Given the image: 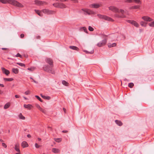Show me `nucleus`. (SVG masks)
Masks as SVG:
<instances>
[{
	"instance_id": "f257e3e1",
	"label": "nucleus",
	"mask_w": 154,
	"mask_h": 154,
	"mask_svg": "<svg viewBox=\"0 0 154 154\" xmlns=\"http://www.w3.org/2000/svg\"><path fill=\"white\" fill-rule=\"evenodd\" d=\"M0 2L3 4H6L8 3L10 4L18 7H23V5L15 0H0Z\"/></svg>"
},
{
	"instance_id": "f03ea898",
	"label": "nucleus",
	"mask_w": 154,
	"mask_h": 154,
	"mask_svg": "<svg viewBox=\"0 0 154 154\" xmlns=\"http://www.w3.org/2000/svg\"><path fill=\"white\" fill-rule=\"evenodd\" d=\"M53 66L50 65L49 66L48 65H45L43 67V69L45 71L54 74L55 73V72L53 69Z\"/></svg>"
},
{
	"instance_id": "7ed1b4c3",
	"label": "nucleus",
	"mask_w": 154,
	"mask_h": 154,
	"mask_svg": "<svg viewBox=\"0 0 154 154\" xmlns=\"http://www.w3.org/2000/svg\"><path fill=\"white\" fill-rule=\"evenodd\" d=\"M97 16L100 18L106 20L112 21H113V20L112 18L106 15L98 14Z\"/></svg>"
},
{
	"instance_id": "20e7f679",
	"label": "nucleus",
	"mask_w": 154,
	"mask_h": 154,
	"mask_svg": "<svg viewBox=\"0 0 154 154\" xmlns=\"http://www.w3.org/2000/svg\"><path fill=\"white\" fill-rule=\"evenodd\" d=\"M42 11L44 14L47 15L53 14L55 13V12L54 11L46 9H42Z\"/></svg>"
},
{
	"instance_id": "39448f33",
	"label": "nucleus",
	"mask_w": 154,
	"mask_h": 154,
	"mask_svg": "<svg viewBox=\"0 0 154 154\" xmlns=\"http://www.w3.org/2000/svg\"><path fill=\"white\" fill-rule=\"evenodd\" d=\"M107 40L106 39H105L102 41L98 43L97 44V46L100 47L103 46L105 45L106 43Z\"/></svg>"
},
{
	"instance_id": "423d86ee",
	"label": "nucleus",
	"mask_w": 154,
	"mask_h": 154,
	"mask_svg": "<svg viewBox=\"0 0 154 154\" xmlns=\"http://www.w3.org/2000/svg\"><path fill=\"white\" fill-rule=\"evenodd\" d=\"M45 61L46 62L48 63L50 66H54L53 61L51 59L47 57L45 58Z\"/></svg>"
},
{
	"instance_id": "0eeeda50",
	"label": "nucleus",
	"mask_w": 154,
	"mask_h": 154,
	"mask_svg": "<svg viewBox=\"0 0 154 154\" xmlns=\"http://www.w3.org/2000/svg\"><path fill=\"white\" fill-rule=\"evenodd\" d=\"M109 9L114 12H119V9L114 6H111L109 7Z\"/></svg>"
},
{
	"instance_id": "6e6552de",
	"label": "nucleus",
	"mask_w": 154,
	"mask_h": 154,
	"mask_svg": "<svg viewBox=\"0 0 154 154\" xmlns=\"http://www.w3.org/2000/svg\"><path fill=\"white\" fill-rule=\"evenodd\" d=\"M84 13L85 15L90 14L92 12V11L89 9L85 8H82L81 10Z\"/></svg>"
},
{
	"instance_id": "1a4fd4ad",
	"label": "nucleus",
	"mask_w": 154,
	"mask_h": 154,
	"mask_svg": "<svg viewBox=\"0 0 154 154\" xmlns=\"http://www.w3.org/2000/svg\"><path fill=\"white\" fill-rule=\"evenodd\" d=\"M35 4L38 5H42L44 3H46L44 2H42L40 1L36 0L35 1Z\"/></svg>"
},
{
	"instance_id": "9d476101",
	"label": "nucleus",
	"mask_w": 154,
	"mask_h": 154,
	"mask_svg": "<svg viewBox=\"0 0 154 154\" xmlns=\"http://www.w3.org/2000/svg\"><path fill=\"white\" fill-rule=\"evenodd\" d=\"M142 19L146 21H152L153 19L147 16H143L142 17Z\"/></svg>"
},
{
	"instance_id": "9b49d317",
	"label": "nucleus",
	"mask_w": 154,
	"mask_h": 154,
	"mask_svg": "<svg viewBox=\"0 0 154 154\" xmlns=\"http://www.w3.org/2000/svg\"><path fill=\"white\" fill-rule=\"evenodd\" d=\"M1 69L3 72L7 75H8L10 74V72L7 69H6L4 67H2Z\"/></svg>"
},
{
	"instance_id": "f8f14e48",
	"label": "nucleus",
	"mask_w": 154,
	"mask_h": 154,
	"mask_svg": "<svg viewBox=\"0 0 154 154\" xmlns=\"http://www.w3.org/2000/svg\"><path fill=\"white\" fill-rule=\"evenodd\" d=\"M100 6L98 4H93L90 5V7L92 8H98Z\"/></svg>"
},
{
	"instance_id": "ddd939ff",
	"label": "nucleus",
	"mask_w": 154,
	"mask_h": 154,
	"mask_svg": "<svg viewBox=\"0 0 154 154\" xmlns=\"http://www.w3.org/2000/svg\"><path fill=\"white\" fill-rule=\"evenodd\" d=\"M14 149L16 151L18 152H20V150L19 149V143H17L15 145Z\"/></svg>"
},
{
	"instance_id": "4468645a",
	"label": "nucleus",
	"mask_w": 154,
	"mask_h": 154,
	"mask_svg": "<svg viewBox=\"0 0 154 154\" xmlns=\"http://www.w3.org/2000/svg\"><path fill=\"white\" fill-rule=\"evenodd\" d=\"M35 12L40 16L42 17L43 16V14L42 13V12L41 11L39 10H35Z\"/></svg>"
},
{
	"instance_id": "2eb2a0df",
	"label": "nucleus",
	"mask_w": 154,
	"mask_h": 154,
	"mask_svg": "<svg viewBox=\"0 0 154 154\" xmlns=\"http://www.w3.org/2000/svg\"><path fill=\"white\" fill-rule=\"evenodd\" d=\"M21 146L23 148H25L28 146V144L27 142L24 141L21 143Z\"/></svg>"
},
{
	"instance_id": "dca6fc26",
	"label": "nucleus",
	"mask_w": 154,
	"mask_h": 154,
	"mask_svg": "<svg viewBox=\"0 0 154 154\" xmlns=\"http://www.w3.org/2000/svg\"><path fill=\"white\" fill-rule=\"evenodd\" d=\"M24 107L25 108L27 109H28L30 110L31 108L32 107V106L30 104H28L27 105L24 104Z\"/></svg>"
},
{
	"instance_id": "f3484780",
	"label": "nucleus",
	"mask_w": 154,
	"mask_h": 154,
	"mask_svg": "<svg viewBox=\"0 0 154 154\" xmlns=\"http://www.w3.org/2000/svg\"><path fill=\"white\" fill-rule=\"evenodd\" d=\"M59 8H66V6L64 5V4L62 3H59Z\"/></svg>"
},
{
	"instance_id": "a211bd4d",
	"label": "nucleus",
	"mask_w": 154,
	"mask_h": 154,
	"mask_svg": "<svg viewBox=\"0 0 154 154\" xmlns=\"http://www.w3.org/2000/svg\"><path fill=\"white\" fill-rule=\"evenodd\" d=\"M69 48L71 49L77 51H78L79 49L78 47L74 46H70L69 47Z\"/></svg>"
},
{
	"instance_id": "6ab92c4d",
	"label": "nucleus",
	"mask_w": 154,
	"mask_h": 154,
	"mask_svg": "<svg viewBox=\"0 0 154 154\" xmlns=\"http://www.w3.org/2000/svg\"><path fill=\"white\" fill-rule=\"evenodd\" d=\"M140 8V6L139 5H135L129 8L130 9H139Z\"/></svg>"
},
{
	"instance_id": "aec40b11",
	"label": "nucleus",
	"mask_w": 154,
	"mask_h": 154,
	"mask_svg": "<svg viewBox=\"0 0 154 154\" xmlns=\"http://www.w3.org/2000/svg\"><path fill=\"white\" fill-rule=\"evenodd\" d=\"M131 24L134 26L136 27H138L139 26V24L137 23L136 22L132 20L131 22Z\"/></svg>"
},
{
	"instance_id": "412c9836",
	"label": "nucleus",
	"mask_w": 154,
	"mask_h": 154,
	"mask_svg": "<svg viewBox=\"0 0 154 154\" xmlns=\"http://www.w3.org/2000/svg\"><path fill=\"white\" fill-rule=\"evenodd\" d=\"M52 151L54 153H58L60 152L59 149L56 148H53Z\"/></svg>"
},
{
	"instance_id": "4be33fe9",
	"label": "nucleus",
	"mask_w": 154,
	"mask_h": 154,
	"mask_svg": "<svg viewBox=\"0 0 154 154\" xmlns=\"http://www.w3.org/2000/svg\"><path fill=\"white\" fill-rule=\"evenodd\" d=\"M12 71L15 74H17L19 72V70L17 68H13L12 69Z\"/></svg>"
},
{
	"instance_id": "5701e85b",
	"label": "nucleus",
	"mask_w": 154,
	"mask_h": 154,
	"mask_svg": "<svg viewBox=\"0 0 154 154\" xmlns=\"http://www.w3.org/2000/svg\"><path fill=\"white\" fill-rule=\"evenodd\" d=\"M116 16L118 18H125L126 17V16L125 15L123 14H122L121 15H119L116 14Z\"/></svg>"
},
{
	"instance_id": "b1692460",
	"label": "nucleus",
	"mask_w": 154,
	"mask_h": 154,
	"mask_svg": "<svg viewBox=\"0 0 154 154\" xmlns=\"http://www.w3.org/2000/svg\"><path fill=\"white\" fill-rule=\"evenodd\" d=\"M10 104L9 103H6L4 106V109H8L10 106Z\"/></svg>"
},
{
	"instance_id": "393cba45",
	"label": "nucleus",
	"mask_w": 154,
	"mask_h": 154,
	"mask_svg": "<svg viewBox=\"0 0 154 154\" xmlns=\"http://www.w3.org/2000/svg\"><path fill=\"white\" fill-rule=\"evenodd\" d=\"M116 123L119 126H121L122 125V123L120 121L116 120L115 121Z\"/></svg>"
},
{
	"instance_id": "a878e982",
	"label": "nucleus",
	"mask_w": 154,
	"mask_h": 154,
	"mask_svg": "<svg viewBox=\"0 0 154 154\" xmlns=\"http://www.w3.org/2000/svg\"><path fill=\"white\" fill-rule=\"evenodd\" d=\"M18 116L19 118L20 119H22L23 120H24L25 119V117L21 113H20L19 114Z\"/></svg>"
},
{
	"instance_id": "bb28decb",
	"label": "nucleus",
	"mask_w": 154,
	"mask_h": 154,
	"mask_svg": "<svg viewBox=\"0 0 154 154\" xmlns=\"http://www.w3.org/2000/svg\"><path fill=\"white\" fill-rule=\"evenodd\" d=\"M4 80L5 81H11L13 80V79L12 78H4Z\"/></svg>"
},
{
	"instance_id": "cd10ccee",
	"label": "nucleus",
	"mask_w": 154,
	"mask_h": 154,
	"mask_svg": "<svg viewBox=\"0 0 154 154\" xmlns=\"http://www.w3.org/2000/svg\"><path fill=\"white\" fill-rule=\"evenodd\" d=\"M53 5L56 8H59V2L54 3L53 4Z\"/></svg>"
},
{
	"instance_id": "c85d7f7f",
	"label": "nucleus",
	"mask_w": 154,
	"mask_h": 154,
	"mask_svg": "<svg viewBox=\"0 0 154 154\" xmlns=\"http://www.w3.org/2000/svg\"><path fill=\"white\" fill-rule=\"evenodd\" d=\"M116 43H113L109 45H108V47L109 48H111L116 46Z\"/></svg>"
},
{
	"instance_id": "c756f323",
	"label": "nucleus",
	"mask_w": 154,
	"mask_h": 154,
	"mask_svg": "<svg viewBox=\"0 0 154 154\" xmlns=\"http://www.w3.org/2000/svg\"><path fill=\"white\" fill-rule=\"evenodd\" d=\"M141 25L143 26H146V23L144 21H141L140 23Z\"/></svg>"
},
{
	"instance_id": "7c9ffc66",
	"label": "nucleus",
	"mask_w": 154,
	"mask_h": 154,
	"mask_svg": "<svg viewBox=\"0 0 154 154\" xmlns=\"http://www.w3.org/2000/svg\"><path fill=\"white\" fill-rule=\"evenodd\" d=\"M81 29L82 30H83V31L86 33H87L88 32H87V29L86 28V27H82V28H81Z\"/></svg>"
},
{
	"instance_id": "2f4dec72",
	"label": "nucleus",
	"mask_w": 154,
	"mask_h": 154,
	"mask_svg": "<svg viewBox=\"0 0 154 154\" xmlns=\"http://www.w3.org/2000/svg\"><path fill=\"white\" fill-rule=\"evenodd\" d=\"M17 64L21 66L25 67V65L24 64L21 63H17Z\"/></svg>"
},
{
	"instance_id": "473e14b6",
	"label": "nucleus",
	"mask_w": 154,
	"mask_h": 154,
	"mask_svg": "<svg viewBox=\"0 0 154 154\" xmlns=\"http://www.w3.org/2000/svg\"><path fill=\"white\" fill-rule=\"evenodd\" d=\"M134 85V84L132 82L128 84V86L130 88H132Z\"/></svg>"
},
{
	"instance_id": "72a5a7b5",
	"label": "nucleus",
	"mask_w": 154,
	"mask_h": 154,
	"mask_svg": "<svg viewBox=\"0 0 154 154\" xmlns=\"http://www.w3.org/2000/svg\"><path fill=\"white\" fill-rule=\"evenodd\" d=\"M35 97H36L37 99H38L39 101H40L41 102H42L43 101L42 100V99L40 98V97L38 96V95H35Z\"/></svg>"
},
{
	"instance_id": "f704fd0d",
	"label": "nucleus",
	"mask_w": 154,
	"mask_h": 154,
	"mask_svg": "<svg viewBox=\"0 0 154 154\" xmlns=\"http://www.w3.org/2000/svg\"><path fill=\"white\" fill-rule=\"evenodd\" d=\"M149 26L151 27H154V21L150 23H149Z\"/></svg>"
},
{
	"instance_id": "c9c22d12",
	"label": "nucleus",
	"mask_w": 154,
	"mask_h": 154,
	"mask_svg": "<svg viewBox=\"0 0 154 154\" xmlns=\"http://www.w3.org/2000/svg\"><path fill=\"white\" fill-rule=\"evenodd\" d=\"M39 110H40L42 112H43V113H46V111L45 110H44V109H42V108H41L40 106H39Z\"/></svg>"
},
{
	"instance_id": "e433bc0d",
	"label": "nucleus",
	"mask_w": 154,
	"mask_h": 154,
	"mask_svg": "<svg viewBox=\"0 0 154 154\" xmlns=\"http://www.w3.org/2000/svg\"><path fill=\"white\" fill-rule=\"evenodd\" d=\"M55 140L58 142H60L61 141V139L60 138H56Z\"/></svg>"
},
{
	"instance_id": "4c0bfd02",
	"label": "nucleus",
	"mask_w": 154,
	"mask_h": 154,
	"mask_svg": "<svg viewBox=\"0 0 154 154\" xmlns=\"http://www.w3.org/2000/svg\"><path fill=\"white\" fill-rule=\"evenodd\" d=\"M133 1L135 2V3L137 4H140L141 3V2L140 0H133Z\"/></svg>"
},
{
	"instance_id": "58836bf2",
	"label": "nucleus",
	"mask_w": 154,
	"mask_h": 154,
	"mask_svg": "<svg viewBox=\"0 0 154 154\" xmlns=\"http://www.w3.org/2000/svg\"><path fill=\"white\" fill-rule=\"evenodd\" d=\"M62 83L63 85H65L66 86L67 85V84H68V83L64 80H63L62 81Z\"/></svg>"
},
{
	"instance_id": "ea45409f",
	"label": "nucleus",
	"mask_w": 154,
	"mask_h": 154,
	"mask_svg": "<svg viewBox=\"0 0 154 154\" xmlns=\"http://www.w3.org/2000/svg\"><path fill=\"white\" fill-rule=\"evenodd\" d=\"M88 29L89 31H93L94 30V29L90 26H89Z\"/></svg>"
},
{
	"instance_id": "a19ab883",
	"label": "nucleus",
	"mask_w": 154,
	"mask_h": 154,
	"mask_svg": "<svg viewBox=\"0 0 154 154\" xmlns=\"http://www.w3.org/2000/svg\"><path fill=\"white\" fill-rule=\"evenodd\" d=\"M133 2V0H125L124 2L126 3H131Z\"/></svg>"
},
{
	"instance_id": "79ce46f5",
	"label": "nucleus",
	"mask_w": 154,
	"mask_h": 154,
	"mask_svg": "<svg viewBox=\"0 0 154 154\" xmlns=\"http://www.w3.org/2000/svg\"><path fill=\"white\" fill-rule=\"evenodd\" d=\"M25 94L26 95H28L30 94V92L29 91H26L25 92Z\"/></svg>"
},
{
	"instance_id": "37998d69",
	"label": "nucleus",
	"mask_w": 154,
	"mask_h": 154,
	"mask_svg": "<svg viewBox=\"0 0 154 154\" xmlns=\"http://www.w3.org/2000/svg\"><path fill=\"white\" fill-rule=\"evenodd\" d=\"M35 146L36 148H38L40 146L38 145L37 143H35Z\"/></svg>"
},
{
	"instance_id": "c03bdc74",
	"label": "nucleus",
	"mask_w": 154,
	"mask_h": 154,
	"mask_svg": "<svg viewBox=\"0 0 154 154\" xmlns=\"http://www.w3.org/2000/svg\"><path fill=\"white\" fill-rule=\"evenodd\" d=\"M34 69L35 68L34 67H31L30 68H28V69L31 71H33L34 70Z\"/></svg>"
},
{
	"instance_id": "a18cd8bd",
	"label": "nucleus",
	"mask_w": 154,
	"mask_h": 154,
	"mask_svg": "<svg viewBox=\"0 0 154 154\" xmlns=\"http://www.w3.org/2000/svg\"><path fill=\"white\" fill-rule=\"evenodd\" d=\"M16 57H19L20 58L22 57V56L19 53H17L15 56Z\"/></svg>"
},
{
	"instance_id": "49530a36",
	"label": "nucleus",
	"mask_w": 154,
	"mask_h": 154,
	"mask_svg": "<svg viewBox=\"0 0 154 154\" xmlns=\"http://www.w3.org/2000/svg\"><path fill=\"white\" fill-rule=\"evenodd\" d=\"M125 11L124 10L121 9L120 11L119 10V12H121L122 14H123L124 13Z\"/></svg>"
},
{
	"instance_id": "de8ad7c7",
	"label": "nucleus",
	"mask_w": 154,
	"mask_h": 154,
	"mask_svg": "<svg viewBox=\"0 0 154 154\" xmlns=\"http://www.w3.org/2000/svg\"><path fill=\"white\" fill-rule=\"evenodd\" d=\"M51 99V97L49 96H45V99H46V100H50Z\"/></svg>"
},
{
	"instance_id": "09e8293b",
	"label": "nucleus",
	"mask_w": 154,
	"mask_h": 154,
	"mask_svg": "<svg viewBox=\"0 0 154 154\" xmlns=\"http://www.w3.org/2000/svg\"><path fill=\"white\" fill-rule=\"evenodd\" d=\"M94 52V50H92L90 52L87 51L86 53L92 54Z\"/></svg>"
},
{
	"instance_id": "8fccbe9b",
	"label": "nucleus",
	"mask_w": 154,
	"mask_h": 154,
	"mask_svg": "<svg viewBox=\"0 0 154 154\" xmlns=\"http://www.w3.org/2000/svg\"><path fill=\"white\" fill-rule=\"evenodd\" d=\"M2 146L4 147L5 148H6L7 147V146L5 143H2Z\"/></svg>"
},
{
	"instance_id": "3c124183",
	"label": "nucleus",
	"mask_w": 154,
	"mask_h": 154,
	"mask_svg": "<svg viewBox=\"0 0 154 154\" xmlns=\"http://www.w3.org/2000/svg\"><path fill=\"white\" fill-rule=\"evenodd\" d=\"M132 20H127V21L130 23H131V22Z\"/></svg>"
},
{
	"instance_id": "603ef678",
	"label": "nucleus",
	"mask_w": 154,
	"mask_h": 154,
	"mask_svg": "<svg viewBox=\"0 0 154 154\" xmlns=\"http://www.w3.org/2000/svg\"><path fill=\"white\" fill-rule=\"evenodd\" d=\"M20 37H21V38H23V37H24V34H21L20 35Z\"/></svg>"
},
{
	"instance_id": "864d4df0",
	"label": "nucleus",
	"mask_w": 154,
	"mask_h": 154,
	"mask_svg": "<svg viewBox=\"0 0 154 154\" xmlns=\"http://www.w3.org/2000/svg\"><path fill=\"white\" fill-rule=\"evenodd\" d=\"M40 95H41V97L42 98H43L45 99V96L42 95V94H41Z\"/></svg>"
},
{
	"instance_id": "5fc2aeb1",
	"label": "nucleus",
	"mask_w": 154,
	"mask_h": 154,
	"mask_svg": "<svg viewBox=\"0 0 154 154\" xmlns=\"http://www.w3.org/2000/svg\"><path fill=\"white\" fill-rule=\"evenodd\" d=\"M2 49L3 50H8V49L6 48H2Z\"/></svg>"
},
{
	"instance_id": "6e6d98bb",
	"label": "nucleus",
	"mask_w": 154,
	"mask_h": 154,
	"mask_svg": "<svg viewBox=\"0 0 154 154\" xmlns=\"http://www.w3.org/2000/svg\"><path fill=\"white\" fill-rule=\"evenodd\" d=\"M15 97L17 98H19L20 97V96H19V95H15Z\"/></svg>"
},
{
	"instance_id": "4d7b16f0",
	"label": "nucleus",
	"mask_w": 154,
	"mask_h": 154,
	"mask_svg": "<svg viewBox=\"0 0 154 154\" xmlns=\"http://www.w3.org/2000/svg\"><path fill=\"white\" fill-rule=\"evenodd\" d=\"M67 132H68V131L66 130H64V131H62V132H63V133H66Z\"/></svg>"
},
{
	"instance_id": "13d9d810",
	"label": "nucleus",
	"mask_w": 154,
	"mask_h": 154,
	"mask_svg": "<svg viewBox=\"0 0 154 154\" xmlns=\"http://www.w3.org/2000/svg\"><path fill=\"white\" fill-rule=\"evenodd\" d=\"M0 86L2 87H4V85L3 84H0Z\"/></svg>"
},
{
	"instance_id": "bf43d9fd",
	"label": "nucleus",
	"mask_w": 154,
	"mask_h": 154,
	"mask_svg": "<svg viewBox=\"0 0 154 154\" xmlns=\"http://www.w3.org/2000/svg\"><path fill=\"white\" fill-rule=\"evenodd\" d=\"M3 91L0 90V94H3Z\"/></svg>"
},
{
	"instance_id": "052dcab7",
	"label": "nucleus",
	"mask_w": 154,
	"mask_h": 154,
	"mask_svg": "<svg viewBox=\"0 0 154 154\" xmlns=\"http://www.w3.org/2000/svg\"><path fill=\"white\" fill-rule=\"evenodd\" d=\"M32 80H33V82H35V83H36V84L38 83V82H36V81H35L34 79H33Z\"/></svg>"
},
{
	"instance_id": "680f3d73",
	"label": "nucleus",
	"mask_w": 154,
	"mask_h": 154,
	"mask_svg": "<svg viewBox=\"0 0 154 154\" xmlns=\"http://www.w3.org/2000/svg\"><path fill=\"white\" fill-rule=\"evenodd\" d=\"M27 137H31V135H30V134H28L27 135Z\"/></svg>"
},
{
	"instance_id": "e2e57ef3",
	"label": "nucleus",
	"mask_w": 154,
	"mask_h": 154,
	"mask_svg": "<svg viewBox=\"0 0 154 154\" xmlns=\"http://www.w3.org/2000/svg\"><path fill=\"white\" fill-rule=\"evenodd\" d=\"M38 140L39 141H40L41 140V139L40 138H38Z\"/></svg>"
},
{
	"instance_id": "0e129e2a",
	"label": "nucleus",
	"mask_w": 154,
	"mask_h": 154,
	"mask_svg": "<svg viewBox=\"0 0 154 154\" xmlns=\"http://www.w3.org/2000/svg\"><path fill=\"white\" fill-rule=\"evenodd\" d=\"M63 110L64 111V112H66V109H64V108H63Z\"/></svg>"
},
{
	"instance_id": "69168bd1",
	"label": "nucleus",
	"mask_w": 154,
	"mask_h": 154,
	"mask_svg": "<svg viewBox=\"0 0 154 154\" xmlns=\"http://www.w3.org/2000/svg\"><path fill=\"white\" fill-rule=\"evenodd\" d=\"M40 36H38L37 37V38L38 39V38H40Z\"/></svg>"
},
{
	"instance_id": "338daca9",
	"label": "nucleus",
	"mask_w": 154,
	"mask_h": 154,
	"mask_svg": "<svg viewBox=\"0 0 154 154\" xmlns=\"http://www.w3.org/2000/svg\"><path fill=\"white\" fill-rule=\"evenodd\" d=\"M23 98H24L25 100H27V98L26 97H23Z\"/></svg>"
},
{
	"instance_id": "774afa93",
	"label": "nucleus",
	"mask_w": 154,
	"mask_h": 154,
	"mask_svg": "<svg viewBox=\"0 0 154 154\" xmlns=\"http://www.w3.org/2000/svg\"><path fill=\"white\" fill-rule=\"evenodd\" d=\"M39 106H39L38 105L37 106V107L39 109Z\"/></svg>"
}]
</instances>
